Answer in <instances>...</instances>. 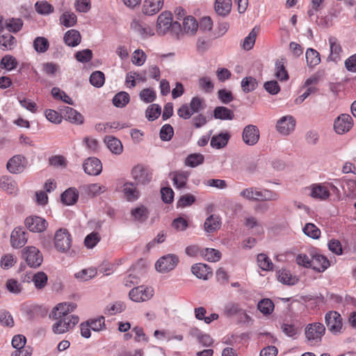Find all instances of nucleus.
Returning a JSON list of instances; mask_svg holds the SVG:
<instances>
[{"mask_svg":"<svg viewBox=\"0 0 356 356\" xmlns=\"http://www.w3.org/2000/svg\"><path fill=\"white\" fill-rule=\"evenodd\" d=\"M131 216L136 220L145 222L148 218V211L144 206H140L131 211Z\"/></svg>","mask_w":356,"mask_h":356,"instance_id":"obj_55","label":"nucleus"},{"mask_svg":"<svg viewBox=\"0 0 356 356\" xmlns=\"http://www.w3.org/2000/svg\"><path fill=\"white\" fill-rule=\"evenodd\" d=\"M179 261V257L174 254H168L160 257L155 264L156 270L161 273L172 270Z\"/></svg>","mask_w":356,"mask_h":356,"instance_id":"obj_5","label":"nucleus"},{"mask_svg":"<svg viewBox=\"0 0 356 356\" xmlns=\"http://www.w3.org/2000/svg\"><path fill=\"white\" fill-rule=\"evenodd\" d=\"M79 198V192L74 188H70L65 191L60 196L61 202L66 205L75 204Z\"/></svg>","mask_w":356,"mask_h":356,"instance_id":"obj_26","label":"nucleus"},{"mask_svg":"<svg viewBox=\"0 0 356 356\" xmlns=\"http://www.w3.org/2000/svg\"><path fill=\"white\" fill-rule=\"evenodd\" d=\"M258 86L257 79L252 76H247L241 81V88L244 92H250L256 89Z\"/></svg>","mask_w":356,"mask_h":356,"instance_id":"obj_45","label":"nucleus"},{"mask_svg":"<svg viewBox=\"0 0 356 356\" xmlns=\"http://www.w3.org/2000/svg\"><path fill=\"white\" fill-rule=\"evenodd\" d=\"M27 232L20 227L15 228L10 234V243L14 248L23 247L27 242Z\"/></svg>","mask_w":356,"mask_h":356,"instance_id":"obj_17","label":"nucleus"},{"mask_svg":"<svg viewBox=\"0 0 356 356\" xmlns=\"http://www.w3.org/2000/svg\"><path fill=\"white\" fill-rule=\"evenodd\" d=\"M62 116L66 120L76 124H81L83 123V116L73 108L69 106H64L60 109Z\"/></svg>","mask_w":356,"mask_h":356,"instance_id":"obj_18","label":"nucleus"},{"mask_svg":"<svg viewBox=\"0 0 356 356\" xmlns=\"http://www.w3.org/2000/svg\"><path fill=\"white\" fill-rule=\"evenodd\" d=\"M280 328L284 334L291 338H296L300 332L299 328L294 324L286 323H282Z\"/></svg>","mask_w":356,"mask_h":356,"instance_id":"obj_56","label":"nucleus"},{"mask_svg":"<svg viewBox=\"0 0 356 356\" xmlns=\"http://www.w3.org/2000/svg\"><path fill=\"white\" fill-rule=\"evenodd\" d=\"M312 268L321 273L325 271L330 266V261L326 257L319 254H311Z\"/></svg>","mask_w":356,"mask_h":356,"instance_id":"obj_20","label":"nucleus"},{"mask_svg":"<svg viewBox=\"0 0 356 356\" xmlns=\"http://www.w3.org/2000/svg\"><path fill=\"white\" fill-rule=\"evenodd\" d=\"M23 26V21L20 18H11L6 22V27L10 32L17 33Z\"/></svg>","mask_w":356,"mask_h":356,"instance_id":"obj_52","label":"nucleus"},{"mask_svg":"<svg viewBox=\"0 0 356 356\" xmlns=\"http://www.w3.org/2000/svg\"><path fill=\"white\" fill-rule=\"evenodd\" d=\"M56 320L57 322L52 326V330L55 334H63L73 328L79 323V318L77 316L71 315Z\"/></svg>","mask_w":356,"mask_h":356,"instance_id":"obj_7","label":"nucleus"},{"mask_svg":"<svg viewBox=\"0 0 356 356\" xmlns=\"http://www.w3.org/2000/svg\"><path fill=\"white\" fill-rule=\"evenodd\" d=\"M174 135V129L169 124H164L159 133L160 138L163 141H169L172 139Z\"/></svg>","mask_w":356,"mask_h":356,"instance_id":"obj_59","label":"nucleus"},{"mask_svg":"<svg viewBox=\"0 0 356 356\" xmlns=\"http://www.w3.org/2000/svg\"><path fill=\"white\" fill-rule=\"evenodd\" d=\"M278 280L282 283L289 286L295 285L298 282V278L292 275L291 272L286 269L278 272Z\"/></svg>","mask_w":356,"mask_h":356,"instance_id":"obj_37","label":"nucleus"},{"mask_svg":"<svg viewBox=\"0 0 356 356\" xmlns=\"http://www.w3.org/2000/svg\"><path fill=\"white\" fill-rule=\"evenodd\" d=\"M76 59L81 63H87L92 58V52L89 49L79 51L75 54Z\"/></svg>","mask_w":356,"mask_h":356,"instance_id":"obj_62","label":"nucleus"},{"mask_svg":"<svg viewBox=\"0 0 356 356\" xmlns=\"http://www.w3.org/2000/svg\"><path fill=\"white\" fill-rule=\"evenodd\" d=\"M325 333V327L324 325L318 322L309 323L305 330V338L311 344L321 342Z\"/></svg>","mask_w":356,"mask_h":356,"instance_id":"obj_3","label":"nucleus"},{"mask_svg":"<svg viewBox=\"0 0 356 356\" xmlns=\"http://www.w3.org/2000/svg\"><path fill=\"white\" fill-rule=\"evenodd\" d=\"M275 305L273 302L269 298H264L257 304V309L264 314H270L274 309Z\"/></svg>","mask_w":356,"mask_h":356,"instance_id":"obj_43","label":"nucleus"},{"mask_svg":"<svg viewBox=\"0 0 356 356\" xmlns=\"http://www.w3.org/2000/svg\"><path fill=\"white\" fill-rule=\"evenodd\" d=\"M153 296V290L138 286L132 289L129 293V298L134 302H144L150 299Z\"/></svg>","mask_w":356,"mask_h":356,"instance_id":"obj_13","label":"nucleus"},{"mask_svg":"<svg viewBox=\"0 0 356 356\" xmlns=\"http://www.w3.org/2000/svg\"><path fill=\"white\" fill-rule=\"evenodd\" d=\"M48 280V277L45 273L43 271H40L36 273H35L32 278V282L34 284L35 287L37 289H43Z\"/></svg>","mask_w":356,"mask_h":356,"instance_id":"obj_44","label":"nucleus"},{"mask_svg":"<svg viewBox=\"0 0 356 356\" xmlns=\"http://www.w3.org/2000/svg\"><path fill=\"white\" fill-rule=\"evenodd\" d=\"M17 40L14 36L8 33L0 36V48L3 50H11L16 46Z\"/></svg>","mask_w":356,"mask_h":356,"instance_id":"obj_38","label":"nucleus"},{"mask_svg":"<svg viewBox=\"0 0 356 356\" xmlns=\"http://www.w3.org/2000/svg\"><path fill=\"white\" fill-rule=\"evenodd\" d=\"M63 40L67 46L76 47L81 42V36L79 31L71 29L65 33Z\"/></svg>","mask_w":356,"mask_h":356,"instance_id":"obj_25","label":"nucleus"},{"mask_svg":"<svg viewBox=\"0 0 356 356\" xmlns=\"http://www.w3.org/2000/svg\"><path fill=\"white\" fill-rule=\"evenodd\" d=\"M353 120L349 114L343 113L339 115L334 122V129L338 134H343L350 130Z\"/></svg>","mask_w":356,"mask_h":356,"instance_id":"obj_9","label":"nucleus"},{"mask_svg":"<svg viewBox=\"0 0 356 356\" xmlns=\"http://www.w3.org/2000/svg\"><path fill=\"white\" fill-rule=\"evenodd\" d=\"M258 29L254 28L248 34L247 37L245 38L243 42V48L245 50H250L252 49L256 38L257 35Z\"/></svg>","mask_w":356,"mask_h":356,"instance_id":"obj_54","label":"nucleus"},{"mask_svg":"<svg viewBox=\"0 0 356 356\" xmlns=\"http://www.w3.org/2000/svg\"><path fill=\"white\" fill-rule=\"evenodd\" d=\"M221 226L220 218L216 215H210L204 223V230L208 233H213L220 229Z\"/></svg>","mask_w":356,"mask_h":356,"instance_id":"obj_27","label":"nucleus"},{"mask_svg":"<svg viewBox=\"0 0 356 356\" xmlns=\"http://www.w3.org/2000/svg\"><path fill=\"white\" fill-rule=\"evenodd\" d=\"M330 193L327 188L322 185H314L311 189L310 195L316 199L325 200L329 197Z\"/></svg>","mask_w":356,"mask_h":356,"instance_id":"obj_34","label":"nucleus"},{"mask_svg":"<svg viewBox=\"0 0 356 356\" xmlns=\"http://www.w3.org/2000/svg\"><path fill=\"white\" fill-rule=\"evenodd\" d=\"M136 184L131 181H126L123 185L122 192L128 201L136 200L140 195Z\"/></svg>","mask_w":356,"mask_h":356,"instance_id":"obj_22","label":"nucleus"},{"mask_svg":"<svg viewBox=\"0 0 356 356\" xmlns=\"http://www.w3.org/2000/svg\"><path fill=\"white\" fill-rule=\"evenodd\" d=\"M104 74L100 71L92 72L90 76V83L97 88L102 87L104 83Z\"/></svg>","mask_w":356,"mask_h":356,"instance_id":"obj_57","label":"nucleus"},{"mask_svg":"<svg viewBox=\"0 0 356 356\" xmlns=\"http://www.w3.org/2000/svg\"><path fill=\"white\" fill-rule=\"evenodd\" d=\"M204 157L202 154L196 153L188 155L185 161L186 165L195 168L203 163Z\"/></svg>","mask_w":356,"mask_h":356,"instance_id":"obj_51","label":"nucleus"},{"mask_svg":"<svg viewBox=\"0 0 356 356\" xmlns=\"http://www.w3.org/2000/svg\"><path fill=\"white\" fill-rule=\"evenodd\" d=\"M35 10L41 15H48L54 11V7L47 1H38L35 4Z\"/></svg>","mask_w":356,"mask_h":356,"instance_id":"obj_60","label":"nucleus"},{"mask_svg":"<svg viewBox=\"0 0 356 356\" xmlns=\"http://www.w3.org/2000/svg\"><path fill=\"white\" fill-rule=\"evenodd\" d=\"M257 262L259 266L263 270H271L273 268V264L266 254H259L257 255Z\"/></svg>","mask_w":356,"mask_h":356,"instance_id":"obj_53","label":"nucleus"},{"mask_svg":"<svg viewBox=\"0 0 356 356\" xmlns=\"http://www.w3.org/2000/svg\"><path fill=\"white\" fill-rule=\"evenodd\" d=\"M100 236L97 232H92L87 235L84 240V244L88 248H94L99 241Z\"/></svg>","mask_w":356,"mask_h":356,"instance_id":"obj_63","label":"nucleus"},{"mask_svg":"<svg viewBox=\"0 0 356 356\" xmlns=\"http://www.w3.org/2000/svg\"><path fill=\"white\" fill-rule=\"evenodd\" d=\"M223 313L228 317L238 315L243 321H248L250 318L245 311L240 307V305L233 301H229L225 305Z\"/></svg>","mask_w":356,"mask_h":356,"instance_id":"obj_14","label":"nucleus"},{"mask_svg":"<svg viewBox=\"0 0 356 356\" xmlns=\"http://www.w3.org/2000/svg\"><path fill=\"white\" fill-rule=\"evenodd\" d=\"M328 41L330 48V54L329 58L332 60L337 61V59L339 58L340 53L342 51L341 44L338 42L337 39L334 36L330 37Z\"/></svg>","mask_w":356,"mask_h":356,"instance_id":"obj_33","label":"nucleus"},{"mask_svg":"<svg viewBox=\"0 0 356 356\" xmlns=\"http://www.w3.org/2000/svg\"><path fill=\"white\" fill-rule=\"evenodd\" d=\"M202 255H203L205 259L209 262H216L220 259L222 254L218 250L205 248L202 251Z\"/></svg>","mask_w":356,"mask_h":356,"instance_id":"obj_46","label":"nucleus"},{"mask_svg":"<svg viewBox=\"0 0 356 356\" xmlns=\"http://www.w3.org/2000/svg\"><path fill=\"white\" fill-rule=\"evenodd\" d=\"M76 305L73 302L67 303L62 302L59 303L56 307H55L51 312L49 314V317L53 319H58V318H64L67 316H70L71 315H68L70 312H72Z\"/></svg>","mask_w":356,"mask_h":356,"instance_id":"obj_15","label":"nucleus"},{"mask_svg":"<svg viewBox=\"0 0 356 356\" xmlns=\"http://www.w3.org/2000/svg\"><path fill=\"white\" fill-rule=\"evenodd\" d=\"M183 29L187 33L194 34L198 29V23L195 17L187 16L183 21Z\"/></svg>","mask_w":356,"mask_h":356,"instance_id":"obj_42","label":"nucleus"},{"mask_svg":"<svg viewBox=\"0 0 356 356\" xmlns=\"http://www.w3.org/2000/svg\"><path fill=\"white\" fill-rule=\"evenodd\" d=\"M72 237L67 229L60 228L56 231L54 236L56 249L62 253H69L70 256L75 254L74 250L70 251Z\"/></svg>","mask_w":356,"mask_h":356,"instance_id":"obj_2","label":"nucleus"},{"mask_svg":"<svg viewBox=\"0 0 356 356\" xmlns=\"http://www.w3.org/2000/svg\"><path fill=\"white\" fill-rule=\"evenodd\" d=\"M229 138L230 135L228 133L219 134L211 138L210 145L215 149L223 148L227 145Z\"/></svg>","mask_w":356,"mask_h":356,"instance_id":"obj_32","label":"nucleus"},{"mask_svg":"<svg viewBox=\"0 0 356 356\" xmlns=\"http://www.w3.org/2000/svg\"><path fill=\"white\" fill-rule=\"evenodd\" d=\"M131 178L137 186H147L152 180L153 170L143 164L134 165L131 170Z\"/></svg>","mask_w":356,"mask_h":356,"instance_id":"obj_1","label":"nucleus"},{"mask_svg":"<svg viewBox=\"0 0 356 356\" xmlns=\"http://www.w3.org/2000/svg\"><path fill=\"white\" fill-rule=\"evenodd\" d=\"M130 101V96L127 92H118L113 98V104L118 108L126 106Z\"/></svg>","mask_w":356,"mask_h":356,"instance_id":"obj_40","label":"nucleus"},{"mask_svg":"<svg viewBox=\"0 0 356 356\" xmlns=\"http://www.w3.org/2000/svg\"><path fill=\"white\" fill-rule=\"evenodd\" d=\"M161 113V106L159 104H153L146 109L145 115L149 121H154L159 117Z\"/></svg>","mask_w":356,"mask_h":356,"instance_id":"obj_47","label":"nucleus"},{"mask_svg":"<svg viewBox=\"0 0 356 356\" xmlns=\"http://www.w3.org/2000/svg\"><path fill=\"white\" fill-rule=\"evenodd\" d=\"M306 60L309 67H314L318 65L321 62L319 53L312 48L307 49L306 51Z\"/></svg>","mask_w":356,"mask_h":356,"instance_id":"obj_41","label":"nucleus"},{"mask_svg":"<svg viewBox=\"0 0 356 356\" xmlns=\"http://www.w3.org/2000/svg\"><path fill=\"white\" fill-rule=\"evenodd\" d=\"M33 47L37 52L44 53L48 50L49 43L47 38L44 37H37L33 41Z\"/></svg>","mask_w":356,"mask_h":356,"instance_id":"obj_49","label":"nucleus"},{"mask_svg":"<svg viewBox=\"0 0 356 356\" xmlns=\"http://www.w3.org/2000/svg\"><path fill=\"white\" fill-rule=\"evenodd\" d=\"M163 0H145L143 4V13L152 15L163 7Z\"/></svg>","mask_w":356,"mask_h":356,"instance_id":"obj_23","label":"nucleus"},{"mask_svg":"<svg viewBox=\"0 0 356 356\" xmlns=\"http://www.w3.org/2000/svg\"><path fill=\"white\" fill-rule=\"evenodd\" d=\"M172 25V14L170 12H163L159 15L157 19V33L164 35Z\"/></svg>","mask_w":356,"mask_h":356,"instance_id":"obj_19","label":"nucleus"},{"mask_svg":"<svg viewBox=\"0 0 356 356\" xmlns=\"http://www.w3.org/2000/svg\"><path fill=\"white\" fill-rule=\"evenodd\" d=\"M140 98L145 103L153 102L156 99V93L151 88H145L140 91Z\"/></svg>","mask_w":356,"mask_h":356,"instance_id":"obj_61","label":"nucleus"},{"mask_svg":"<svg viewBox=\"0 0 356 356\" xmlns=\"http://www.w3.org/2000/svg\"><path fill=\"white\" fill-rule=\"evenodd\" d=\"M24 224L30 232L36 233L44 232L48 226V222L44 218L37 216L27 217L25 219Z\"/></svg>","mask_w":356,"mask_h":356,"instance_id":"obj_8","label":"nucleus"},{"mask_svg":"<svg viewBox=\"0 0 356 356\" xmlns=\"http://www.w3.org/2000/svg\"><path fill=\"white\" fill-rule=\"evenodd\" d=\"M26 165V159L22 155L17 154L8 160L6 168L10 173L19 174L25 170Z\"/></svg>","mask_w":356,"mask_h":356,"instance_id":"obj_12","label":"nucleus"},{"mask_svg":"<svg viewBox=\"0 0 356 356\" xmlns=\"http://www.w3.org/2000/svg\"><path fill=\"white\" fill-rule=\"evenodd\" d=\"M296 120L292 115H286L282 117L277 120L276 124V130L284 136L289 135L295 129Z\"/></svg>","mask_w":356,"mask_h":356,"instance_id":"obj_11","label":"nucleus"},{"mask_svg":"<svg viewBox=\"0 0 356 356\" xmlns=\"http://www.w3.org/2000/svg\"><path fill=\"white\" fill-rule=\"evenodd\" d=\"M213 116L216 119L222 120H233L234 118V112L225 106H217L213 111Z\"/></svg>","mask_w":356,"mask_h":356,"instance_id":"obj_36","label":"nucleus"},{"mask_svg":"<svg viewBox=\"0 0 356 356\" xmlns=\"http://www.w3.org/2000/svg\"><path fill=\"white\" fill-rule=\"evenodd\" d=\"M302 231L305 235L313 239H318L321 236V230L313 223H307Z\"/></svg>","mask_w":356,"mask_h":356,"instance_id":"obj_48","label":"nucleus"},{"mask_svg":"<svg viewBox=\"0 0 356 356\" xmlns=\"http://www.w3.org/2000/svg\"><path fill=\"white\" fill-rule=\"evenodd\" d=\"M211 268L206 264H196L192 266V273L199 279L207 280L208 275H211Z\"/></svg>","mask_w":356,"mask_h":356,"instance_id":"obj_28","label":"nucleus"},{"mask_svg":"<svg viewBox=\"0 0 356 356\" xmlns=\"http://www.w3.org/2000/svg\"><path fill=\"white\" fill-rule=\"evenodd\" d=\"M325 322L328 330L334 334L341 333L343 328L342 317L336 311H330L325 314Z\"/></svg>","mask_w":356,"mask_h":356,"instance_id":"obj_6","label":"nucleus"},{"mask_svg":"<svg viewBox=\"0 0 356 356\" xmlns=\"http://www.w3.org/2000/svg\"><path fill=\"white\" fill-rule=\"evenodd\" d=\"M131 27L143 38H147L154 34L152 29L148 25L137 20H134L131 22Z\"/></svg>","mask_w":356,"mask_h":356,"instance_id":"obj_31","label":"nucleus"},{"mask_svg":"<svg viewBox=\"0 0 356 356\" xmlns=\"http://www.w3.org/2000/svg\"><path fill=\"white\" fill-rule=\"evenodd\" d=\"M105 142L108 148L114 154H120L122 152V145L120 140L113 136H107Z\"/></svg>","mask_w":356,"mask_h":356,"instance_id":"obj_39","label":"nucleus"},{"mask_svg":"<svg viewBox=\"0 0 356 356\" xmlns=\"http://www.w3.org/2000/svg\"><path fill=\"white\" fill-rule=\"evenodd\" d=\"M285 64L286 59L284 58L277 59L275 63V76L280 81H287L289 78Z\"/></svg>","mask_w":356,"mask_h":356,"instance_id":"obj_21","label":"nucleus"},{"mask_svg":"<svg viewBox=\"0 0 356 356\" xmlns=\"http://www.w3.org/2000/svg\"><path fill=\"white\" fill-rule=\"evenodd\" d=\"M17 65V61L15 57L11 55H6L1 58V66L7 70H12Z\"/></svg>","mask_w":356,"mask_h":356,"instance_id":"obj_58","label":"nucleus"},{"mask_svg":"<svg viewBox=\"0 0 356 356\" xmlns=\"http://www.w3.org/2000/svg\"><path fill=\"white\" fill-rule=\"evenodd\" d=\"M174 185L177 188H182L186 186L189 177V172L187 171H175L171 173Z\"/></svg>","mask_w":356,"mask_h":356,"instance_id":"obj_30","label":"nucleus"},{"mask_svg":"<svg viewBox=\"0 0 356 356\" xmlns=\"http://www.w3.org/2000/svg\"><path fill=\"white\" fill-rule=\"evenodd\" d=\"M232 6V0H216L214 8L218 15L225 17L231 12Z\"/></svg>","mask_w":356,"mask_h":356,"instance_id":"obj_24","label":"nucleus"},{"mask_svg":"<svg viewBox=\"0 0 356 356\" xmlns=\"http://www.w3.org/2000/svg\"><path fill=\"white\" fill-rule=\"evenodd\" d=\"M0 187L8 194H15L17 191V183L8 176L1 177Z\"/></svg>","mask_w":356,"mask_h":356,"instance_id":"obj_29","label":"nucleus"},{"mask_svg":"<svg viewBox=\"0 0 356 356\" xmlns=\"http://www.w3.org/2000/svg\"><path fill=\"white\" fill-rule=\"evenodd\" d=\"M83 169L89 175L97 176L102 172V164L99 159L89 157L83 161Z\"/></svg>","mask_w":356,"mask_h":356,"instance_id":"obj_16","label":"nucleus"},{"mask_svg":"<svg viewBox=\"0 0 356 356\" xmlns=\"http://www.w3.org/2000/svg\"><path fill=\"white\" fill-rule=\"evenodd\" d=\"M60 22L65 27H71L76 24L77 18L74 13L65 12L60 16Z\"/></svg>","mask_w":356,"mask_h":356,"instance_id":"obj_50","label":"nucleus"},{"mask_svg":"<svg viewBox=\"0 0 356 356\" xmlns=\"http://www.w3.org/2000/svg\"><path fill=\"white\" fill-rule=\"evenodd\" d=\"M195 201V197L191 194H186L182 195L177 203V207L184 208L186 207L191 206Z\"/></svg>","mask_w":356,"mask_h":356,"instance_id":"obj_64","label":"nucleus"},{"mask_svg":"<svg viewBox=\"0 0 356 356\" xmlns=\"http://www.w3.org/2000/svg\"><path fill=\"white\" fill-rule=\"evenodd\" d=\"M22 257L27 265L33 268L40 266L43 261V256L35 246H27L22 250Z\"/></svg>","mask_w":356,"mask_h":356,"instance_id":"obj_4","label":"nucleus"},{"mask_svg":"<svg viewBox=\"0 0 356 356\" xmlns=\"http://www.w3.org/2000/svg\"><path fill=\"white\" fill-rule=\"evenodd\" d=\"M260 137V132L257 126L248 124L245 126L243 130L242 139L243 141L249 146L256 145Z\"/></svg>","mask_w":356,"mask_h":356,"instance_id":"obj_10","label":"nucleus"},{"mask_svg":"<svg viewBox=\"0 0 356 356\" xmlns=\"http://www.w3.org/2000/svg\"><path fill=\"white\" fill-rule=\"evenodd\" d=\"M261 191L257 188L250 187L241 191L240 195L250 201L258 202L261 201Z\"/></svg>","mask_w":356,"mask_h":356,"instance_id":"obj_35","label":"nucleus"}]
</instances>
